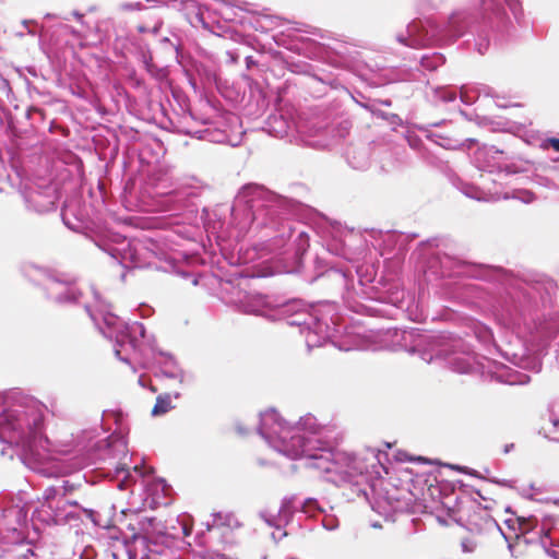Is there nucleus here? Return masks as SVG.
<instances>
[{
  "label": "nucleus",
  "instance_id": "obj_36",
  "mask_svg": "<svg viewBox=\"0 0 559 559\" xmlns=\"http://www.w3.org/2000/svg\"><path fill=\"white\" fill-rule=\"evenodd\" d=\"M308 503H309V504H314V503H316V501H313V500H309V501H308Z\"/></svg>",
  "mask_w": 559,
  "mask_h": 559
},
{
  "label": "nucleus",
  "instance_id": "obj_27",
  "mask_svg": "<svg viewBox=\"0 0 559 559\" xmlns=\"http://www.w3.org/2000/svg\"><path fill=\"white\" fill-rule=\"evenodd\" d=\"M324 525H325V527H326L328 530H330V531H331V530H334V528L336 527V525H334L333 523H330L329 525H328V524H324Z\"/></svg>",
  "mask_w": 559,
  "mask_h": 559
},
{
  "label": "nucleus",
  "instance_id": "obj_26",
  "mask_svg": "<svg viewBox=\"0 0 559 559\" xmlns=\"http://www.w3.org/2000/svg\"><path fill=\"white\" fill-rule=\"evenodd\" d=\"M528 381V376H523V379L519 380L520 383H526Z\"/></svg>",
  "mask_w": 559,
  "mask_h": 559
},
{
  "label": "nucleus",
  "instance_id": "obj_22",
  "mask_svg": "<svg viewBox=\"0 0 559 559\" xmlns=\"http://www.w3.org/2000/svg\"><path fill=\"white\" fill-rule=\"evenodd\" d=\"M86 311L90 313L91 319L98 325L97 318L95 313H93L88 306H85Z\"/></svg>",
  "mask_w": 559,
  "mask_h": 559
},
{
  "label": "nucleus",
  "instance_id": "obj_23",
  "mask_svg": "<svg viewBox=\"0 0 559 559\" xmlns=\"http://www.w3.org/2000/svg\"><path fill=\"white\" fill-rule=\"evenodd\" d=\"M423 359L427 362H430L433 359V356L427 353H424Z\"/></svg>",
  "mask_w": 559,
  "mask_h": 559
},
{
  "label": "nucleus",
  "instance_id": "obj_38",
  "mask_svg": "<svg viewBox=\"0 0 559 559\" xmlns=\"http://www.w3.org/2000/svg\"><path fill=\"white\" fill-rule=\"evenodd\" d=\"M435 356H436V358H439L440 357V353L438 352Z\"/></svg>",
  "mask_w": 559,
  "mask_h": 559
},
{
  "label": "nucleus",
  "instance_id": "obj_37",
  "mask_svg": "<svg viewBox=\"0 0 559 559\" xmlns=\"http://www.w3.org/2000/svg\"><path fill=\"white\" fill-rule=\"evenodd\" d=\"M158 28H159V26H155V27H154V32H155V33H156V32H158Z\"/></svg>",
  "mask_w": 559,
  "mask_h": 559
},
{
  "label": "nucleus",
  "instance_id": "obj_35",
  "mask_svg": "<svg viewBox=\"0 0 559 559\" xmlns=\"http://www.w3.org/2000/svg\"><path fill=\"white\" fill-rule=\"evenodd\" d=\"M399 40H400L401 43L405 44V40H404V38H402V37H399Z\"/></svg>",
  "mask_w": 559,
  "mask_h": 559
},
{
  "label": "nucleus",
  "instance_id": "obj_8",
  "mask_svg": "<svg viewBox=\"0 0 559 559\" xmlns=\"http://www.w3.org/2000/svg\"><path fill=\"white\" fill-rule=\"evenodd\" d=\"M162 372L168 378L178 380L180 383L185 380L183 371L177 366L176 360L170 356L165 359Z\"/></svg>",
  "mask_w": 559,
  "mask_h": 559
},
{
  "label": "nucleus",
  "instance_id": "obj_16",
  "mask_svg": "<svg viewBox=\"0 0 559 559\" xmlns=\"http://www.w3.org/2000/svg\"><path fill=\"white\" fill-rule=\"evenodd\" d=\"M58 488H60V496L64 497L68 492L74 489V486L69 481L64 480L62 481V486H58Z\"/></svg>",
  "mask_w": 559,
  "mask_h": 559
},
{
  "label": "nucleus",
  "instance_id": "obj_21",
  "mask_svg": "<svg viewBox=\"0 0 559 559\" xmlns=\"http://www.w3.org/2000/svg\"><path fill=\"white\" fill-rule=\"evenodd\" d=\"M60 503H62V507H64V506L76 507L78 506V502L75 500H64V501H60Z\"/></svg>",
  "mask_w": 559,
  "mask_h": 559
},
{
  "label": "nucleus",
  "instance_id": "obj_13",
  "mask_svg": "<svg viewBox=\"0 0 559 559\" xmlns=\"http://www.w3.org/2000/svg\"><path fill=\"white\" fill-rule=\"evenodd\" d=\"M262 189L259 186L255 185H248L245 186L239 193V198H246L249 195L260 194Z\"/></svg>",
  "mask_w": 559,
  "mask_h": 559
},
{
  "label": "nucleus",
  "instance_id": "obj_29",
  "mask_svg": "<svg viewBox=\"0 0 559 559\" xmlns=\"http://www.w3.org/2000/svg\"><path fill=\"white\" fill-rule=\"evenodd\" d=\"M73 14H74V16H75V17H78V19H81V17H82V14H80V13H78V12H74Z\"/></svg>",
  "mask_w": 559,
  "mask_h": 559
},
{
  "label": "nucleus",
  "instance_id": "obj_33",
  "mask_svg": "<svg viewBox=\"0 0 559 559\" xmlns=\"http://www.w3.org/2000/svg\"><path fill=\"white\" fill-rule=\"evenodd\" d=\"M479 47H481V48H488V45L479 44Z\"/></svg>",
  "mask_w": 559,
  "mask_h": 559
},
{
  "label": "nucleus",
  "instance_id": "obj_25",
  "mask_svg": "<svg viewBox=\"0 0 559 559\" xmlns=\"http://www.w3.org/2000/svg\"><path fill=\"white\" fill-rule=\"evenodd\" d=\"M7 512H8V514H9V515H12V514H19V513H20V511L14 510V509H10V510H8Z\"/></svg>",
  "mask_w": 559,
  "mask_h": 559
},
{
  "label": "nucleus",
  "instance_id": "obj_11",
  "mask_svg": "<svg viewBox=\"0 0 559 559\" xmlns=\"http://www.w3.org/2000/svg\"><path fill=\"white\" fill-rule=\"evenodd\" d=\"M451 368L459 373H468L473 366L467 357H454L449 361Z\"/></svg>",
  "mask_w": 559,
  "mask_h": 559
},
{
  "label": "nucleus",
  "instance_id": "obj_12",
  "mask_svg": "<svg viewBox=\"0 0 559 559\" xmlns=\"http://www.w3.org/2000/svg\"><path fill=\"white\" fill-rule=\"evenodd\" d=\"M146 546H147V540L144 536H134V538H133L134 550H136L138 548L145 549ZM126 547H127L128 559H136L135 551L131 550L129 548V546H126Z\"/></svg>",
  "mask_w": 559,
  "mask_h": 559
},
{
  "label": "nucleus",
  "instance_id": "obj_1",
  "mask_svg": "<svg viewBox=\"0 0 559 559\" xmlns=\"http://www.w3.org/2000/svg\"><path fill=\"white\" fill-rule=\"evenodd\" d=\"M258 431L276 452L292 460L306 459L307 466L336 474L343 480L368 473L369 467L379 462L374 450H368L364 456L332 451L330 442L324 440L328 428L321 426L311 414L290 426L275 409H266L260 413Z\"/></svg>",
  "mask_w": 559,
  "mask_h": 559
},
{
  "label": "nucleus",
  "instance_id": "obj_3",
  "mask_svg": "<svg viewBox=\"0 0 559 559\" xmlns=\"http://www.w3.org/2000/svg\"><path fill=\"white\" fill-rule=\"evenodd\" d=\"M103 321L106 330L99 326L100 332L108 338H116L117 344H122L127 338L132 347L135 346L136 334L145 337V328L141 322L134 321L124 324L118 317L110 312L103 313Z\"/></svg>",
  "mask_w": 559,
  "mask_h": 559
},
{
  "label": "nucleus",
  "instance_id": "obj_10",
  "mask_svg": "<svg viewBox=\"0 0 559 559\" xmlns=\"http://www.w3.org/2000/svg\"><path fill=\"white\" fill-rule=\"evenodd\" d=\"M174 406L171 405L170 395H158L156 399V403L152 409L153 416H160L169 412Z\"/></svg>",
  "mask_w": 559,
  "mask_h": 559
},
{
  "label": "nucleus",
  "instance_id": "obj_20",
  "mask_svg": "<svg viewBox=\"0 0 559 559\" xmlns=\"http://www.w3.org/2000/svg\"><path fill=\"white\" fill-rule=\"evenodd\" d=\"M294 307H295V304L287 305V306L283 307V309L281 310V313L285 314V313L292 311L294 309Z\"/></svg>",
  "mask_w": 559,
  "mask_h": 559
},
{
  "label": "nucleus",
  "instance_id": "obj_7",
  "mask_svg": "<svg viewBox=\"0 0 559 559\" xmlns=\"http://www.w3.org/2000/svg\"><path fill=\"white\" fill-rule=\"evenodd\" d=\"M238 525L237 520L234 518L233 514L229 513H213L211 515V521H206L205 526L207 531H211L214 527L219 526H236Z\"/></svg>",
  "mask_w": 559,
  "mask_h": 559
},
{
  "label": "nucleus",
  "instance_id": "obj_34",
  "mask_svg": "<svg viewBox=\"0 0 559 559\" xmlns=\"http://www.w3.org/2000/svg\"><path fill=\"white\" fill-rule=\"evenodd\" d=\"M115 353H116V355L119 357V355H120V350H119V349H115Z\"/></svg>",
  "mask_w": 559,
  "mask_h": 559
},
{
  "label": "nucleus",
  "instance_id": "obj_14",
  "mask_svg": "<svg viewBox=\"0 0 559 559\" xmlns=\"http://www.w3.org/2000/svg\"><path fill=\"white\" fill-rule=\"evenodd\" d=\"M474 90L475 88H468L466 86L461 87L460 98L464 104L469 105L474 102V97H472V95H471L474 92Z\"/></svg>",
  "mask_w": 559,
  "mask_h": 559
},
{
  "label": "nucleus",
  "instance_id": "obj_17",
  "mask_svg": "<svg viewBox=\"0 0 559 559\" xmlns=\"http://www.w3.org/2000/svg\"><path fill=\"white\" fill-rule=\"evenodd\" d=\"M504 1L509 5V8L513 12V14L516 16L518 12L520 10L519 0H504Z\"/></svg>",
  "mask_w": 559,
  "mask_h": 559
},
{
  "label": "nucleus",
  "instance_id": "obj_15",
  "mask_svg": "<svg viewBox=\"0 0 559 559\" xmlns=\"http://www.w3.org/2000/svg\"><path fill=\"white\" fill-rule=\"evenodd\" d=\"M443 102H453L456 99V94L451 91H442L439 96Z\"/></svg>",
  "mask_w": 559,
  "mask_h": 559
},
{
  "label": "nucleus",
  "instance_id": "obj_4",
  "mask_svg": "<svg viewBox=\"0 0 559 559\" xmlns=\"http://www.w3.org/2000/svg\"><path fill=\"white\" fill-rule=\"evenodd\" d=\"M60 496V488L57 486L47 487L41 497L40 508L36 511L37 518L47 524H57L62 518L60 512V500L53 506V500Z\"/></svg>",
  "mask_w": 559,
  "mask_h": 559
},
{
  "label": "nucleus",
  "instance_id": "obj_9",
  "mask_svg": "<svg viewBox=\"0 0 559 559\" xmlns=\"http://www.w3.org/2000/svg\"><path fill=\"white\" fill-rule=\"evenodd\" d=\"M287 513H288L287 506L284 502L282 508L280 509L277 515H269L264 512H262L260 515L269 526H274L276 528H280L282 526V524L287 521V519H286Z\"/></svg>",
  "mask_w": 559,
  "mask_h": 559
},
{
  "label": "nucleus",
  "instance_id": "obj_24",
  "mask_svg": "<svg viewBox=\"0 0 559 559\" xmlns=\"http://www.w3.org/2000/svg\"><path fill=\"white\" fill-rule=\"evenodd\" d=\"M551 421H552V425H554L556 428H559V418L554 417V418L551 419Z\"/></svg>",
  "mask_w": 559,
  "mask_h": 559
},
{
  "label": "nucleus",
  "instance_id": "obj_2",
  "mask_svg": "<svg viewBox=\"0 0 559 559\" xmlns=\"http://www.w3.org/2000/svg\"><path fill=\"white\" fill-rule=\"evenodd\" d=\"M289 325H297L301 333H306V343L308 347L321 346L330 336L331 328L323 322L318 316L308 310L296 311L294 317L288 321Z\"/></svg>",
  "mask_w": 559,
  "mask_h": 559
},
{
  "label": "nucleus",
  "instance_id": "obj_18",
  "mask_svg": "<svg viewBox=\"0 0 559 559\" xmlns=\"http://www.w3.org/2000/svg\"><path fill=\"white\" fill-rule=\"evenodd\" d=\"M518 198L525 203H530L534 200V194L530 191H524Z\"/></svg>",
  "mask_w": 559,
  "mask_h": 559
},
{
  "label": "nucleus",
  "instance_id": "obj_19",
  "mask_svg": "<svg viewBox=\"0 0 559 559\" xmlns=\"http://www.w3.org/2000/svg\"><path fill=\"white\" fill-rule=\"evenodd\" d=\"M548 142L554 147V150L559 152V139L551 138V139L548 140Z\"/></svg>",
  "mask_w": 559,
  "mask_h": 559
},
{
  "label": "nucleus",
  "instance_id": "obj_30",
  "mask_svg": "<svg viewBox=\"0 0 559 559\" xmlns=\"http://www.w3.org/2000/svg\"><path fill=\"white\" fill-rule=\"evenodd\" d=\"M122 471H124V468H123V467H121V468H120V467H117V472H118V473H120V472H122Z\"/></svg>",
  "mask_w": 559,
  "mask_h": 559
},
{
  "label": "nucleus",
  "instance_id": "obj_32",
  "mask_svg": "<svg viewBox=\"0 0 559 559\" xmlns=\"http://www.w3.org/2000/svg\"><path fill=\"white\" fill-rule=\"evenodd\" d=\"M479 47H481V48H488V45L479 44Z\"/></svg>",
  "mask_w": 559,
  "mask_h": 559
},
{
  "label": "nucleus",
  "instance_id": "obj_31",
  "mask_svg": "<svg viewBox=\"0 0 559 559\" xmlns=\"http://www.w3.org/2000/svg\"><path fill=\"white\" fill-rule=\"evenodd\" d=\"M479 47H481V48H488V45L479 44Z\"/></svg>",
  "mask_w": 559,
  "mask_h": 559
},
{
  "label": "nucleus",
  "instance_id": "obj_28",
  "mask_svg": "<svg viewBox=\"0 0 559 559\" xmlns=\"http://www.w3.org/2000/svg\"><path fill=\"white\" fill-rule=\"evenodd\" d=\"M139 32L144 33V32H146V28L144 26H139Z\"/></svg>",
  "mask_w": 559,
  "mask_h": 559
},
{
  "label": "nucleus",
  "instance_id": "obj_6",
  "mask_svg": "<svg viewBox=\"0 0 559 559\" xmlns=\"http://www.w3.org/2000/svg\"><path fill=\"white\" fill-rule=\"evenodd\" d=\"M241 308L246 313L273 318L270 314L272 304L266 296L261 294H250L241 301Z\"/></svg>",
  "mask_w": 559,
  "mask_h": 559
},
{
  "label": "nucleus",
  "instance_id": "obj_5",
  "mask_svg": "<svg viewBox=\"0 0 559 559\" xmlns=\"http://www.w3.org/2000/svg\"><path fill=\"white\" fill-rule=\"evenodd\" d=\"M47 292L51 299L60 304L75 302L80 296V292L76 287L56 278L49 280Z\"/></svg>",
  "mask_w": 559,
  "mask_h": 559
}]
</instances>
